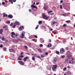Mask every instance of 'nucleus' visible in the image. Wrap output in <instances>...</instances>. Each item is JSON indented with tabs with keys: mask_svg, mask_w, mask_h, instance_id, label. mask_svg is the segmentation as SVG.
I'll return each instance as SVG.
<instances>
[{
	"mask_svg": "<svg viewBox=\"0 0 75 75\" xmlns=\"http://www.w3.org/2000/svg\"><path fill=\"white\" fill-rule=\"evenodd\" d=\"M31 7H32V8H34L33 9V10L35 11H36V10H37L38 9V8H37V7L36 6L34 5H33V4L31 5Z\"/></svg>",
	"mask_w": 75,
	"mask_h": 75,
	"instance_id": "f257e3e1",
	"label": "nucleus"
},
{
	"mask_svg": "<svg viewBox=\"0 0 75 75\" xmlns=\"http://www.w3.org/2000/svg\"><path fill=\"white\" fill-rule=\"evenodd\" d=\"M25 32L24 31H23L21 34L20 35V37L21 38H24V36H25Z\"/></svg>",
	"mask_w": 75,
	"mask_h": 75,
	"instance_id": "f03ea898",
	"label": "nucleus"
},
{
	"mask_svg": "<svg viewBox=\"0 0 75 75\" xmlns=\"http://www.w3.org/2000/svg\"><path fill=\"white\" fill-rule=\"evenodd\" d=\"M57 67V65H54L52 67V69L54 71H56V69Z\"/></svg>",
	"mask_w": 75,
	"mask_h": 75,
	"instance_id": "7ed1b4c3",
	"label": "nucleus"
},
{
	"mask_svg": "<svg viewBox=\"0 0 75 75\" xmlns=\"http://www.w3.org/2000/svg\"><path fill=\"white\" fill-rule=\"evenodd\" d=\"M42 18L44 19H45V20H48V17L46 16V15L45 14H43L42 15Z\"/></svg>",
	"mask_w": 75,
	"mask_h": 75,
	"instance_id": "20e7f679",
	"label": "nucleus"
},
{
	"mask_svg": "<svg viewBox=\"0 0 75 75\" xmlns=\"http://www.w3.org/2000/svg\"><path fill=\"white\" fill-rule=\"evenodd\" d=\"M18 58L17 59H18L19 60H22V58H24V56L21 55L18 57Z\"/></svg>",
	"mask_w": 75,
	"mask_h": 75,
	"instance_id": "39448f33",
	"label": "nucleus"
},
{
	"mask_svg": "<svg viewBox=\"0 0 75 75\" xmlns=\"http://www.w3.org/2000/svg\"><path fill=\"white\" fill-rule=\"evenodd\" d=\"M24 28V26H21L19 28V31H22L23 30Z\"/></svg>",
	"mask_w": 75,
	"mask_h": 75,
	"instance_id": "423d86ee",
	"label": "nucleus"
},
{
	"mask_svg": "<svg viewBox=\"0 0 75 75\" xmlns=\"http://www.w3.org/2000/svg\"><path fill=\"white\" fill-rule=\"evenodd\" d=\"M18 62L20 64V65H24V63L21 61H18Z\"/></svg>",
	"mask_w": 75,
	"mask_h": 75,
	"instance_id": "0eeeda50",
	"label": "nucleus"
},
{
	"mask_svg": "<svg viewBox=\"0 0 75 75\" xmlns=\"http://www.w3.org/2000/svg\"><path fill=\"white\" fill-rule=\"evenodd\" d=\"M29 58V57L28 56H26L23 59V61H24V62H26V61H27V59H28Z\"/></svg>",
	"mask_w": 75,
	"mask_h": 75,
	"instance_id": "6e6552de",
	"label": "nucleus"
},
{
	"mask_svg": "<svg viewBox=\"0 0 75 75\" xmlns=\"http://www.w3.org/2000/svg\"><path fill=\"white\" fill-rule=\"evenodd\" d=\"M64 52V48H62L60 50V52L61 54H62Z\"/></svg>",
	"mask_w": 75,
	"mask_h": 75,
	"instance_id": "1a4fd4ad",
	"label": "nucleus"
},
{
	"mask_svg": "<svg viewBox=\"0 0 75 75\" xmlns=\"http://www.w3.org/2000/svg\"><path fill=\"white\" fill-rule=\"evenodd\" d=\"M8 17L9 18H12L13 17V16L12 15L9 14L8 15Z\"/></svg>",
	"mask_w": 75,
	"mask_h": 75,
	"instance_id": "9d476101",
	"label": "nucleus"
},
{
	"mask_svg": "<svg viewBox=\"0 0 75 75\" xmlns=\"http://www.w3.org/2000/svg\"><path fill=\"white\" fill-rule=\"evenodd\" d=\"M9 51H10V52H15V50H13L12 49H10L9 50Z\"/></svg>",
	"mask_w": 75,
	"mask_h": 75,
	"instance_id": "9b49d317",
	"label": "nucleus"
},
{
	"mask_svg": "<svg viewBox=\"0 0 75 75\" xmlns=\"http://www.w3.org/2000/svg\"><path fill=\"white\" fill-rule=\"evenodd\" d=\"M3 14L4 15L3 16V17H7L8 16V15H7V14H5V13H3Z\"/></svg>",
	"mask_w": 75,
	"mask_h": 75,
	"instance_id": "f8f14e48",
	"label": "nucleus"
},
{
	"mask_svg": "<svg viewBox=\"0 0 75 75\" xmlns=\"http://www.w3.org/2000/svg\"><path fill=\"white\" fill-rule=\"evenodd\" d=\"M67 75H72L70 71H68L67 72Z\"/></svg>",
	"mask_w": 75,
	"mask_h": 75,
	"instance_id": "ddd939ff",
	"label": "nucleus"
},
{
	"mask_svg": "<svg viewBox=\"0 0 75 75\" xmlns=\"http://www.w3.org/2000/svg\"><path fill=\"white\" fill-rule=\"evenodd\" d=\"M44 9L45 10L48 9V6H45L44 7Z\"/></svg>",
	"mask_w": 75,
	"mask_h": 75,
	"instance_id": "4468645a",
	"label": "nucleus"
},
{
	"mask_svg": "<svg viewBox=\"0 0 75 75\" xmlns=\"http://www.w3.org/2000/svg\"><path fill=\"white\" fill-rule=\"evenodd\" d=\"M15 23H16V25H20V22L18 21L16 22Z\"/></svg>",
	"mask_w": 75,
	"mask_h": 75,
	"instance_id": "2eb2a0df",
	"label": "nucleus"
},
{
	"mask_svg": "<svg viewBox=\"0 0 75 75\" xmlns=\"http://www.w3.org/2000/svg\"><path fill=\"white\" fill-rule=\"evenodd\" d=\"M16 23H14L13 25L12 26L13 28H16Z\"/></svg>",
	"mask_w": 75,
	"mask_h": 75,
	"instance_id": "dca6fc26",
	"label": "nucleus"
},
{
	"mask_svg": "<svg viewBox=\"0 0 75 75\" xmlns=\"http://www.w3.org/2000/svg\"><path fill=\"white\" fill-rule=\"evenodd\" d=\"M57 61V58L56 57L54 58L53 59V61L54 62H56Z\"/></svg>",
	"mask_w": 75,
	"mask_h": 75,
	"instance_id": "f3484780",
	"label": "nucleus"
},
{
	"mask_svg": "<svg viewBox=\"0 0 75 75\" xmlns=\"http://www.w3.org/2000/svg\"><path fill=\"white\" fill-rule=\"evenodd\" d=\"M42 21H39L38 23L39 25H41L42 24Z\"/></svg>",
	"mask_w": 75,
	"mask_h": 75,
	"instance_id": "a211bd4d",
	"label": "nucleus"
},
{
	"mask_svg": "<svg viewBox=\"0 0 75 75\" xmlns=\"http://www.w3.org/2000/svg\"><path fill=\"white\" fill-rule=\"evenodd\" d=\"M13 42H18L19 41H18V40H13Z\"/></svg>",
	"mask_w": 75,
	"mask_h": 75,
	"instance_id": "6ab92c4d",
	"label": "nucleus"
},
{
	"mask_svg": "<svg viewBox=\"0 0 75 75\" xmlns=\"http://www.w3.org/2000/svg\"><path fill=\"white\" fill-rule=\"evenodd\" d=\"M69 64H74V61L72 60H70L69 61Z\"/></svg>",
	"mask_w": 75,
	"mask_h": 75,
	"instance_id": "aec40b11",
	"label": "nucleus"
},
{
	"mask_svg": "<svg viewBox=\"0 0 75 75\" xmlns=\"http://www.w3.org/2000/svg\"><path fill=\"white\" fill-rule=\"evenodd\" d=\"M55 24H57V22H55V21H54L53 22V23L52 24V25H54Z\"/></svg>",
	"mask_w": 75,
	"mask_h": 75,
	"instance_id": "412c9836",
	"label": "nucleus"
},
{
	"mask_svg": "<svg viewBox=\"0 0 75 75\" xmlns=\"http://www.w3.org/2000/svg\"><path fill=\"white\" fill-rule=\"evenodd\" d=\"M3 29H0V34H2V32H3Z\"/></svg>",
	"mask_w": 75,
	"mask_h": 75,
	"instance_id": "4be33fe9",
	"label": "nucleus"
},
{
	"mask_svg": "<svg viewBox=\"0 0 75 75\" xmlns=\"http://www.w3.org/2000/svg\"><path fill=\"white\" fill-rule=\"evenodd\" d=\"M51 46V43H49L48 44V45H47V47H50Z\"/></svg>",
	"mask_w": 75,
	"mask_h": 75,
	"instance_id": "5701e85b",
	"label": "nucleus"
},
{
	"mask_svg": "<svg viewBox=\"0 0 75 75\" xmlns=\"http://www.w3.org/2000/svg\"><path fill=\"white\" fill-rule=\"evenodd\" d=\"M2 41H5V40H6V39L4 37H2Z\"/></svg>",
	"mask_w": 75,
	"mask_h": 75,
	"instance_id": "b1692460",
	"label": "nucleus"
},
{
	"mask_svg": "<svg viewBox=\"0 0 75 75\" xmlns=\"http://www.w3.org/2000/svg\"><path fill=\"white\" fill-rule=\"evenodd\" d=\"M11 34V35H15V33H14V32H12Z\"/></svg>",
	"mask_w": 75,
	"mask_h": 75,
	"instance_id": "393cba45",
	"label": "nucleus"
},
{
	"mask_svg": "<svg viewBox=\"0 0 75 75\" xmlns=\"http://www.w3.org/2000/svg\"><path fill=\"white\" fill-rule=\"evenodd\" d=\"M66 62L68 63H69V60L68 59H66Z\"/></svg>",
	"mask_w": 75,
	"mask_h": 75,
	"instance_id": "a878e982",
	"label": "nucleus"
},
{
	"mask_svg": "<svg viewBox=\"0 0 75 75\" xmlns=\"http://www.w3.org/2000/svg\"><path fill=\"white\" fill-rule=\"evenodd\" d=\"M24 47L25 49H27L28 48V47L26 45L24 46Z\"/></svg>",
	"mask_w": 75,
	"mask_h": 75,
	"instance_id": "bb28decb",
	"label": "nucleus"
},
{
	"mask_svg": "<svg viewBox=\"0 0 75 75\" xmlns=\"http://www.w3.org/2000/svg\"><path fill=\"white\" fill-rule=\"evenodd\" d=\"M38 50L39 51H40V52H42V50H41V49H38Z\"/></svg>",
	"mask_w": 75,
	"mask_h": 75,
	"instance_id": "cd10ccee",
	"label": "nucleus"
},
{
	"mask_svg": "<svg viewBox=\"0 0 75 75\" xmlns=\"http://www.w3.org/2000/svg\"><path fill=\"white\" fill-rule=\"evenodd\" d=\"M67 23H71V21H66Z\"/></svg>",
	"mask_w": 75,
	"mask_h": 75,
	"instance_id": "c85d7f7f",
	"label": "nucleus"
},
{
	"mask_svg": "<svg viewBox=\"0 0 75 75\" xmlns=\"http://www.w3.org/2000/svg\"><path fill=\"white\" fill-rule=\"evenodd\" d=\"M32 59L33 61H34V60H35V57H34V56H33L32 58Z\"/></svg>",
	"mask_w": 75,
	"mask_h": 75,
	"instance_id": "c756f323",
	"label": "nucleus"
},
{
	"mask_svg": "<svg viewBox=\"0 0 75 75\" xmlns=\"http://www.w3.org/2000/svg\"><path fill=\"white\" fill-rule=\"evenodd\" d=\"M41 58H43V57H44V54H42V55H41Z\"/></svg>",
	"mask_w": 75,
	"mask_h": 75,
	"instance_id": "7c9ffc66",
	"label": "nucleus"
},
{
	"mask_svg": "<svg viewBox=\"0 0 75 75\" xmlns=\"http://www.w3.org/2000/svg\"><path fill=\"white\" fill-rule=\"evenodd\" d=\"M9 1L10 2H11V4H13V1H12V0H9Z\"/></svg>",
	"mask_w": 75,
	"mask_h": 75,
	"instance_id": "2f4dec72",
	"label": "nucleus"
},
{
	"mask_svg": "<svg viewBox=\"0 0 75 75\" xmlns=\"http://www.w3.org/2000/svg\"><path fill=\"white\" fill-rule=\"evenodd\" d=\"M52 11H48V13H52Z\"/></svg>",
	"mask_w": 75,
	"mask_h": 75,
	"instance_id": "473e14b6",
	"label": "nucleus"
},
{
	"mask_svg": "<svg viewBox=\"0 0 75 75\" xmlns=\"http://www.w3.org/2000/svg\"><path fill=\"white\" fill-rule=\"evenodd\" d=\"M56 54H59V52H58V51H57L56 52Z\"/></svg>",
	"mask_w": 75,
	"mask_h": 75,
	"instance_id": "72a5a7b5",
	"label": "nucleus"
},
{
	"mask_svg": "<svg viewBox=\"0 0 75 75\" xmlns=\"http://www.w3.org/2000/svg\"><path fill=\"white\" fill-rule=\"evenodd\" d=\"M7 50V48H4L3 49V50L4 51H6Z\"/></svg>",
	"mask_w": 75,
	"mask_h": 75,
	"instance_id": "f704fd0d",
	"label": "nucleus"
},
{
	"mask_svg": "<svg viewBox=\"0 0 75 75\" xmlns=\"http://www.w3.org/2000/svg\"><path fill=\"white\" fill-rule=\"evenodd\" d=\"M61 58H65V55H64L63 56H62L61 57Z\"/></svg>",
	"mask_w": 75,
	"mask_h": 75,
	"instance_id": "c9c22d12",
	"label": "nucleus"
},
{
	"mask_svg": "<svg viewBox=\"0 0 75 75\" xmlns=\"http://www.w3.org/2000/svg\"><path fill=\"white\" fill-rule=\"evenodd\" d=\"M29 46H32V45H33L31 43H29Z\"/></svg>",
	"mask_w": 75,
	"mask_h": 75,
	"instance_id": "e433bc0d",
	"label": "nucleus"
},
{
	"mask_svg": "<svg viewBox=\"0 0 75 75\" xmlns=\"http://www.w3.org/2000/svg\"><path fill=\"white\" fill-rule=\"evenodd\" d=\"M3 47V45H0V48H2Z\"/></svg>",
	"mask_w": 75,
	"mask_h": 75,
	"instance_id": "4c0bfd02",
	"label": "nucleus"
},
{
	"mask_svg": "<svg viewBox=\"0 0 75 75\" xmlns=\"http://www.w3.org/2000/svg\"><path fill=\"white\" fill-rule=\"evenodd\" d=\"M29 12H31L32 11V10L31 9H29Z\"/></svg>",
	"mask_w": 75,
	"mask_h": 75,
	"instance_id": "58836bf2",
	"label": "nucleus"
},
{
	"mask_svg": "<svg viewBox=\"0 0 75 75\" xmlns=\"http://www.w3.org/2000/svg\"><path fill=\"white\" fill-rule=\"evenodd\" d=\"M6 27H7V25H4V26H3V28H6Z\"/></svg>",
	"mask_w": 75,
	"mask_h": 75,
	"instance_id": "ea45409f",
	"label": "nucleus"
},
{
	"mask_svg": "<svg viewBox=\"0 0 75 75\" xmlns=\"http://www.w3.org/2000/svg\"><path fill=\"white\" fill-rule=\"evenodd\" d=\"M66 26V24H64L63 25V27H65Z\"/></svg>",
	"mask_w": 75,
	"mask_h": 75,
	"instance_id": "a19ab883",
	"label": "nucleus"
},
{
	"mask_svg": "<svg viewBox=\"0 0 75 75\" xmlns=\"http://www.w3.org/2000/svg\"><path fill=\"white\" fill-rule=\"evenodd\" d=\"M13 25V23H11L10 24V26H12V25Z\"/></svg>",
	"mask_w": 75,
	"mask_h": 75,
	"instance_id": "79ce46f5",
	"label": "nucleus"
},
{
	"mask_svg": "<svg viewBox=\"0 0 75 75\" xmlns=\"http://www.w3.org/2000/svg\"><path fill=\"white\" fill-rule=\"evenodd\" d=\"M66 69H67V68H64L63 69L64 71H66Z\"/></svg>",
	"mask_w": 75,
	"mask_h": 75,
	"instance_id": "37998d69",
	"label": "nucleus"
},
{
	"mask_svg": "<svg viewBox=\"0 0 75 75\" xmlns=\"http://www.w3.org/2000/svg\"><path fill=\"white\" fill-rule=\"evenodd\" d=\"M60 8H62V5H60Z\"/></svg>",
	"mask_w": 75,
	"mask_h": 75,
	"instance_id": "c03bdc74",
	"label": "nucleus"
},
{
	"mask_svg": "<svg viewBox=\"0 0 75 75\" xmlns=\"http://www.w3.org/2000/svg\"><path fill=\"white\" fill-rule=\"evenodd\" d=\"M34 37H35V38H38L37 36L36 35H35Z\"/></svg>",
	"mask_w": 75,
	"mask_h": 75,
	"instance_id": "a18cd8bd",
	"label": "nucleus"
},
{
	"mask_svg": "<svg viewBox=\"0 0 75 75\" xmlns=\"http://www.w3.org/2000/svg\"><path fill=\"white\" fill-rule=\"evenodd\" d=\"M2 4H3V5H4L5 4V2H3L2 3Z\"/></svg>",
	"mask_w": 75,
	"mask_h": 75,
	"instance_id": "49530a36",
	"label": "nucleus"
},
{
	"mask_svg": "<svg viewBox=\"0 0 75 75\" xmlns=\"http://www.w3.org/2000/svg\"><path fill=\"white\" fill-rule=\"evenodd\" d=\"M63 41H64V42H66L67 41V40L65 39H64L63 40Z\"/></svg>",
	"mask_w": 75,
	"mask_h": 75,
	"instance_id": "de8ad7c7",
	"label": "nucleus"
},
{
	"mask_svg": "<svg viewBox=\"0 0 75 75\" xmlns=\"http://www.w3.org/2000/svg\"><path fill=\"white\" fill-rule=\"evenodd\" d=\"M48 52H46L45 53V55H48Z\"/></svg>",
	"mask_w": 75,
	"mask_h": 75,
	"instance_id": "09e8293b",
	"label": "nucleus"
},
{
	"mask_svg": "<svg viewBox=\"0 0 75 75\" xmlns=\"http://www.w3.org/2000/svg\"><path fill=\"white\" fill-rule=\"evenodd\" d=\"M43 46V45L42 44H40V47H42Z\"/></svg>",
	"mask_w": 75,
	"mask_h": 75,
	"instance_id": "8fccbe9b",
	"label": "nucleus"
},
{
	"mask_svg": "<svg viewBox=\"0 0 75 75\" xmlns=\"http://www.w3.org/2000/svg\"><path fill=\"white\" fill-rule=\"evenodd\" d=\"M66 50H68V47H66Z\"/></svg>",
	"mask_w": 75,
	"mask_h": 75,
	"instance_id": "3c124183",
	"label": "nucleus"
},
{
	"mask_svg": "<svg viewBox=\"0 0 75 75\" xmlns=\"http://www.w3.org/2000/svg\"><path fill=\"white\" fill-rule=\"evenodd\" d=\"M15 35L16 36V37H17L18 36V35L15 34V35Z\"/></svg>",
	"mask_w": 75,
	"mask_h": 75,
	"instance_id": "603ef678",
	"label": "nucleus"
},
{
	"mask_svg": "<svg viewBox=\"0 0 75 75\" xmlns=\"http://www.w3.org/2000/svg\"><path fill=\"white\" fill-rule=\"evenodd\" d=\"M5 30H7V29H8V27H7V26L6 27V28H5Z\"/></svg>",
	"mask_w": 75,
	"mask_h": 75,
	"instance_id": "864d4df0",
	"label": "nucleus"
},
{
	"mask_svg": "<svg viewBox=\"0 0 75 75\" xmlns=\"http://www.w3.org/2000/svg\"><path fill=\"white\" fill-rule=\"evenodd\" d=\"M60 3H63V1H62V0H61V1H60Z\"/></svg>",
	"mask_w": 75,
	"mask_h": 75,
	"instance_id": "5fc2aeb1",
	"label": "nucleus"
},
{
	"mask_svg": "<svg viewBox=\"0 0 75 75\" xmlns=\"http://www.w3.org/2000/svg\"><path fill=\"white\" fill-rule=\"evenodd\" d=\"M49 42H51V39H49Z\"/></svg>",
	"mask_w": 75,
	"mask_h": 75,
	"instance_id": "6e6d98bb",
	"label": "nucleus"
},
{
	"mask_svg": "<svg viewBox=\"0 0 75 75\" xmlns=\"http://www.w3.org/2000/svg\"><path fill=\"white\" fill-rule=\"evenodd\" d=\"M7 23H8V24H10V21H8L7 22Z\"/></svg>",
	"mask_w": 75,
	"mask_h": 75,
	"instance_id": "4d7b16f0",
	"label": "nucleus"
},
{
	"mask_svg": "<svg viewBox=\"0 0 75 75\" xmlns=\"http://www.w3.org/2000/svg\"><path fill=\"white\" fill-rule=\"evenodd\" d=\"M13 2H16V0H13Z\"/></svg>",
	"mask_w": 75,
	"mask_h": 75,
	"instance_id": "13d9d810",
	"label": "nucleus"
},
{
	"mask_svg": "<svg viewBox=\"0 0 75 75\" xmlns=\"http://www.w3.org/2000/svg\"><path fill=\"white\" fill-rule=\"evenodd\" d=\"M68 68H69V69H70V68H71V67H70L69 66H68Z\"/></svg>",
	"mask_w": 75,
	"mask_h": 75,
	"instance_id": "bf43d9fd",
	"label": "nucleus"
},
{
	"mask_svg": "<svg viewBox=\"0 0 75 75\" xmlns=\"http://www.w3.org/2000/svg\"><path fill=\"white\" fill-rule=\"evenodd\" d=\"M23 53L22 52H21V55H23Z\"/></svg>",
	"mask_w": 75,
	"mask_h": 75,
	"instance_id": "052dcab7",
	"label": "nucleus"
},
{
	"mask_svg": "<svg viewBox=\"0 0 75 75\" xmlns=\"http://www.w3.org/2000/svg\"><path fill=\"white\" fill-rule=\"evenodd\" d=\"M27 54L28 55H30V53H27Z\"/></svg>",
	"mask_w": 75,
	"mask_h": 75,
	"instance_id": "680f3d73",
	"label": "nucleus"
},
{
	"mask_svg": "<svg viewBox=\"0 0 75 75\" xmlns=\"http://www.w3.org/2000/svg\"><path fill=\"white\" fill-rule=\"evenodd\" d=\"M54 19H57V18L55 16L54 17Z\"/></svg>",
	"mask_w": 75,
	"mask_h": 75,
	"instance_id": "e2e57ef3",
	"label": "nucleus"
},
{
	"mask_svg": "<svg viewBox=\"0 0 75 75\" xmlns=\"http://www.w3.org/2000/svg\"><path fill=\"white\" fill-rule=\"evenodd\" d=\"M36 4H37V5H38V4H39V3L38 2L36 3Z\"/></svg>",
	"mask_w": 75,
	"mask_h": 75,
	"instance_id": "0e129e2a",
	"label": "nucleus"
},
{
	"mask_svg": "<svg viewBox=\"0 0 75 75\" xmlns=\"http://www.w3.org/2000/svg\"><path fill=\"white\" fill-rule=\"evenodd\" d=\"M42 43H44V40H42Z\"/></svg>",
	"mask_w": 75,
	"mask_h": 75,
	"instance_id": "69168bd1",
	"label": "nucleus"
},
{
	"mask_svg": "<svg viewBox=\"0 0 75 75\" xmlns=\"http://www.w3.org/2000/svg\"><path fill=\"white\" fill-rule=\"evenodd\" d=\"M32 41H35V40L34 39H32Z\"/></svg>",
	"mask_w": 75,
	"mask_h": 75,
	"instance_id": "338daca9",
	"label": "nucleus"
},
{
	"mask_svg": "<svg viewBox=\"0 0 75 75\" xmlns=\"http://www.w3.org/2000/svg\"><path fill=\"white\" fill-rule=\"evenodd\" d=\"M50 31H52V30H53V29H52L51 28L50 29Z\"/></svg>",
	"mask_w": 75,
	"mask_h": 75,
	"instance_id": "774afa93",
	"label": "nucleus"
}]
</instances>
